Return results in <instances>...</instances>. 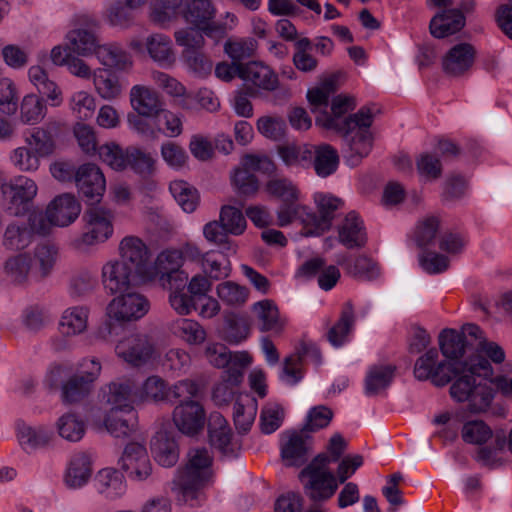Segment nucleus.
<instances>
[{
  "instance_id": "nucleus-1",
  "label": "nucleus",
  "mask_w": 512,
  "mask_h": 512,
  "mask_svg": "<svg viewBox=\"0 0 512 512\" xmlns=\"http://www.w3.org/2000/svg\"><path fill=\"white\" fill-rule=\"evenodd\" d=\"M492 376L493 368L488 360L481 355L466 356L465 360L441 366L436 384L443 385L454 379L450 388L452 397L459 402L468 401L472 410L481 412L490 406L494 398L495 389L490 384Z\"/></svg>"
},
{
  "instance_id": "nucleus-2",
  "label": "nucleus",
  "mask_w": 512,
  "mask_h": 512,
  "mask_svg": "<svg viewBox=\"0 0 512 512\" xmlns=\"http://www.w3.org/2000/svg\"><path fill=\"white\" fill-rule=\"evenodd\" d=\"M328 463L326 455H319L301 472L306 479L305 493L313 502L331 498L338 488L337 478L327 467Z\"/></svg>"
},
{
  "instance_id": "nucleus-3",
  "label": "nucleus",
  "mask_w": 512,
  "mask_h": 512,
  "mask_svg": "<svg viewBox=\"0 0 512 512\" xmlns=\"http://www.w3.org/2000/svg\"><path fill=\"white\" fill-rule=\"evenodd\" d=\"M53 263L54 257L50 250L41 248L35 257L25 253L10 258L5 264V270L14 281L23 282L29 275L37 279L45 277Z\"/></svg>"
},
{
  "instance_id": "nucleus-4",
  "label": "nucleus",
  "mask_w": 512,
  "mask_h": 512,
  "mask_svg": "<svg viewBox=\"0 0 512 512\" xmlns=\"http://www.w3.org/2000/svg\"><path fill=\"white\" fill-rule=\"evenodd\" d=\"M211 467L212 457L206 449L191 450L179 480L183 492L188 494L209 482L212 478Z\"/></svg>"
},
{
  "instance_id": "nucleus-5",
  "label": "nucleus",
  "mask_w": 512,
  "mask_h": 512,
  "mask_svg": "<svg viewBox=\"0 0 512 512\" xmlns=\"http://www.w3.org/2000/svg\"><path fill=\"white\" fill-rule=\"evenodd\" d=\"M27 147H19L15 151L17 163L25 170L38 167V159L53 153L55 141L51 133L41 127L36 128L26 140Z\"/></svg>"
},
{
  "instance_id": "nucleus-6",
  "label": "nucleus",
  "mask_w": 512,
  "mask_h": 512,
  "mask_svg": "<svg viewBox=\"0 0 512 512\" xmlns=\"http://www.w3.org/2000/svg\"><path fill=\"white\" fill-rule=\"evenodd\" d=\"M149 310L147 299L136 292L121 294L109 303L108 317L111 321L126 324L142 318Z\"/></svg>"
},
{
  "instance_id": "nucleus-7",
  "label": "nucleus",
  "mask_w": 512,
  "mask_h": 512,
  "mask_svg": "<svg viewBox=\"0 0 512 512\" xmlns=\"http://www.w3.org/2000/svg\"><path fill=\"white\" fill-rule=\"evenodd\" d=\"M206 410L197 400L180 401L173 409L172 421L177 430L187 436H196L206 424Z\"/></svg>"
},
{
  "instance_id": "nucleus-8",
  "label": "nucleus",
  "mask_w": 512,
  "mask_h": 512,
  "mask_svg": "<svg viewBox=\"0 0 512 512\" xmlns=\"http://www.w3.org/2000/svg\"><path fill=\"white\" fill-rule=\"evenodd\" d=\"M113 212L102 206H93L85 213V231L82 241L92 245L104 242L113 234Z\"/></svg>"
},
{
  "instance_id": "nucleus-9",
  "label": "nucleus",
  "mask_w": 512,
  "mask_h": 512,
  "mask_svg": "<svg viewBox=\"0 0 512 512\" xmlns=\"http://www.w3.org/2000/svg\"><path fill=\"white\" fill-rule=\"evenodd\" d=\"M78 191L88 200L99 202L106 190V179L101 168L95 163H84L74 173Z\"/></svg>"
},
{
  "instance_id": "nucleus-10",
  "label": "nucleus",
  "mask_w": 512,
  "mask_h": 512,
  "mask_svg": "<svg viewBox=\"0 0 512 512\" xmlns=\"http://www.w3.org/2000/svg\"><path fill=\"white\" fill-rule=\"evenodd\" d=\"M211 289L212 283L209 278L205 275L197 274L188 282L187 294L174 291L170 295V303L180 315H189L193 311L194 302L207 296Z\"/></svg>"
},
{
  "instance_id": "nucleus-11",
  "label": "nucleus",
  "mask_w": 512,
  "mask_h": 512,
  "mask_svg": "<svg viewBox=\"0 0 512 512\" xmlns=\"http://www.w3.org/2000/svg\"><path fill=\"white\" fill-rule=\"evenodd\" d=\"M459 333L464 336V341L470 350L468 356L488 357L495 364H500L505 360L503 349L498 344L487 341L478 326L466 324L463 326L462 332Z\"/></svg>"
},
{
  "instance_id": "nucleus-12",
  "label": "nucleus",
  "mask_w": 512,
  "mask_h": 512,
  "mask_svg": "<svg viewBox=\"0 0 512 512\" xmlns=\"http://www.w3.org/2000/svg\"><path fill=\"white\" fill-rule=\"evenodd\" d=\"M1 192L4 199L16 213L25 209L37 195L38 187L31 178L20 176L13 181L1 184Z\"/></svg>"
},
{
  "instance_id": "nucleus-13",
  "label": "nucleus",
  "mask_w": 512,
  "mask_h": 512,
  "mask_svg": "<svg viewBox=\"0 0 512 512\" xmlns=\"http://www.w3.org/2000/svg\"><path fill=\"white\" fill-rule=\"evenodd\" d=\"M238 76L252 87L265 91H274L279 87L277 74L267 65L251 61L237 67Z\"/></svg>"
},
{
  "instance_id": "nucleus-14",
  "label": "nucleus",
  "mask_w": 512,
  "mask_h": 512,
  "mask_svg": "<svg viewBox=\"0 0 512 512\" xmlns=\"http://www.w3.org/2000/svg\"><path fill=\"white\" fill-rule=\"evenodd\" d=\"M101 371V365L96 361L73 375L63 386V396L65 401L69 403L77 402L85 397L89 391L91 384L96 380Z\"/></svg>"
},
{
  "instance_id": "nucleus-15",
  "label": "nucleus",
  "mask_w": 512,
  "mask_h": 512,
  "mask_svg": "<svg viewBox=\"0 0 512 512\" xmlns=\"http://www.w3.org/2000/svg\"><path fill=\"white\" fill-rule=\"evenodd\" d=\"M119 260L144 274L150 263L151 253L147 245L136 236H126L118 245Z\"/></svg>"
},
{
  "instance_id": "nucleus-16",
  "label": "nucleus",
  "mask_w": 512,
  "mask_h": 512,
  "mask_svg": "<svg viewBox=\"0 0 512 512\" xmlns=\"http://www.w3.org/2000/svg\"><path fill=\"white\" fill-rule=\"evenodd\" d=\"M81 206L76 197L66 193L56 196L46 208V216L51 224L66 226L80 214Z\"/></svg>"
},
{
  "instance_id": "nucleus-17",
  "label": "nucleus",
  "mask_w": 512,
  "mask_h": 512,
  "mask_svg": "<svg viewBox=\"0 0 512 512\" xmlns=\"http://www.w3.org/2000/svg\"><path fill=\"white\" fill-rule=\"evenodd\" d=\"M119 354L134 365L148 361L155 353L154 344L148 336L132 334L124 338L118 345Z\"/></svg>"
},
{
  "instance_id": "nucleus-18",
  "label": "nucleus",
  "mask_w": 512,
  "mask_h": 512,
  "mask_svg": "<svg viewBox=\"0 0 512 512\" xmlns=\"http://www.w3.org/2000/svg\"><path fill=\"white\" fill-rule=\"evenodd\" d=\"M475 49L469 43H459L450 48L442 58V68L448 75L459 76L473 65Z\"/></svg>"
},
{
  "instance_id": "nucleus-19",
  "label": "nucleus",
  "mask_w": 512,
  "mask_h": 512,
  "mask_svg": "<svg viewBox=\"0 0 512 512\" xmlns=\"http://www.w3.org/2000/svg\"><path fill=\"white\" fill-rule=\"evenodd\" d=\"M142 274L121 260H116L104 268V284L112 293L127 290Z\"/></svg>"
},
{
  "instance_id": "nucleus-20",
  "label": "nucleus",
  "mask_w": 512,
  "mask_h": 512,
  "mask_svg": "<svg viewBox=\"0 0 512 512\" xmlns=\"http://www.w3.org/2000/svg\"><path fill=\"white\" fill-rule=\"evenodd\" d=\"M122 466L138 479L147 478L152 471L151 463L145 447L138 442L126 445L122 455Z\"/></svg>"
},
{
  "instance_id": "nucleus-21",
  "label": "nucleus",
  "mask_w": 512,
  "mask_h": 512,
  "mask_svg": "<svg viewBox=\"0 0 512 512\" xmlns=\"http://www.w3.org/2000/svg\"><path fill=\"white\" fill-rule=\"evenodd\" d=\"M184 17L199 30L212 31L218 28L214 22L215 8L209 0H187Z\"/></svg>"
},
{
  "instance_id": "nucleus-22",
  "label": "nucleus",
  "mask_w": 512,
  "mask_h": 512,
  "mask_svg": "<svg viewBox=\"0 0 512 512\" xmlns=\"http://www.w3.org/2000/svg\"><path fill=\"white\" fill-rule=\"evenodd\" d=\"M464 26V15L457 9H449L431 19L429 30L433 37L442 39L459 32Z\"/></svg>"
},
{
  "instance_id": "nucleus-23",
  "label": "nucleus",
  "mask_w": 512,
  "mask_h": 512,
  "mask_svg": "<svg viewBox=\"0 0 512 512\" xmlns=\"http://www.w3.org/2000/svg\"><path fill=\"white\" fill-rule=\"evenodd\" d=\"M129 97L133 110L142 117H153L160 111L161 101L158 94L147 86H133Z\"/></svg>"
},
{
  "instance_id": "nucleus-24",
  "label": "nucleus",
  "mask_w": 512,
  "mask_h": 512,
  "mask_svg": "<svg viewBox=\"0 0 512 512\" xmlns=\"http://www.w3.org/2000/svg\"><path fill=\"white\" fill-rule=\"evenodd\" d=\"M105 424L107 429L116 436L129 435L137 427V414L134 407L110 408Z\"/></svg>"
},
{
  "instance_id": "nucleus-25",
  "label": "nucleus",
  "mask_w": 512,
  "mask_h": 512,
  "mask_svg": "<svg viewBox=\"0 0 512 512\" xmlns=\"http://www.w3.org/2000/svg\"><path fill=\"white\" fill-rule=\"evenodd\" d=\"M341 201L332 196H320L317 201V215L308 216L303 221L314 227L316 233H321L331 227L332 220L338 210Z\"/></svg>"
},
{
  "instance_id": "nucleus-26",
  "label": "nucleus",
  "mask_w": 512,
  "mask_h": 512,
  "mask_svg": "<svg viewBox=\"0 0 512 512\" xmlns=\"http://www.w3.org/2000/svg\"><path fill=\"white\" fill-rule=\"evenodd\" d=\"M208 437L212 446L224 453L233 452V433L226 419L218 413L210 416Z\"/></svg>"
},
{
  "instance_id": "nucleus-27",
  "label": "nucleus",
  "mask_w": 512,
  "mask_h": 512,
  "mask_svg": "<svg viewBox=\"0 0 512 512\" xmlns=\"http://www.w3.org/2000/svg\"><path fill=\"white\" fill-rule=\"evenodd\" d=\"M151 450L163 466H172L178 460L177 444L166 432H158L151 440Z\"/></svg>"
},
{
  "instance_id": "nucleus-28",
  "label": "nucleus",
  "mask_w": 512,
  "mask_h": 512,
  "mask_svg": "<svg viewBox=\"0 0 512 512\" xmlns=\"http://www.w3.org/2000/svg\"><path fill=\"white\" fill-rule=\"evenodd\" d=\"M439 345L443 355L450 359L447 362L463 360L462 357L470 353L464 336L453 329H446L440 334Z\"/></svg>"
},
{
  "instance_id": "nucleus-29",
  "label": "nucleus",
  "mask_w": 512,
  "mask_h": 512,
  "mask_svg": "<svg viewBox=\"0 0 512 512\" xmlns=\"http://www.w3.org/2000/svg\"><path fill=\"white\" fill-rule=\"evenodd\" d=\"M93 84L97 94L106 100H112L122 93L119 77L109 69H98L94 73Z\"/></svg>"
},
{
  "instance_id": "nucleus-30",
  "label": "nucleus",
  "mask_w": 512,
  "mask_h": 512,
  "mask_svg": "<svg viewBox=\"0 0 512 512\" xmlns=\"http://www.w3.org/2000/svg\"><path fill=\"white\" fill-rule=\"evenodd\" d=\"M257 412L256 401L248 395H239L234 404V423L239 432L245 433L253 425Z\"/></svg>"
},
{
  "instance_id": "nucleus-31",
  "label": "nucleus",
  "mask_w": 512,
  "mask_h": 512,
  "mask_svg": "<svg viewBox=\"0 0 512 512\" xmlns=\"http://www.w3.org/2000/svg\"><path fill=\"white\" fill-rule=\"evenodd\" d=\"M174 335L190 346H197L206 340V331L200 323L192 319H181L175 323Z\"/></svg>"
},
{
  "instance_id": "nucleus-32",
  "label": "nucleus",
  "mask_w": 512,
  "mask_h": 512,
  "mask_svg": "<svg viewBox=\"0 0 512 512\" xmlns=\"http://www.w3.org/2000/svg\"><path fill=\"white\" fill-rule=\"evenodd\" d=\"M461 437L467 444L483 445L493 438V430L482 420H471L462 426Z\"/></svg>"
},
{
  "instance_id": "nucleus-33",
  "label": "nucleus",
  "mask_w": 512,
  "mask_h": 512,
  "mask_svg": "<svg viewBox=\"0 0 512 512\" xmlns=\"http://www.w3.org/2000/svg\"><path fill=\"white\" fill-rule=\"evenodd\" d=\"M219 223L225 233L233 235H241L247 226L241 210L231 205L221 207Z\"/></svg>"
},
{
  "instance_id": "nucleus-34",
  "label": "nucleus",
  "mask_w": 512,
  "mask_h": 512,
  "mask_svg": "<svg viewBox=\"0 0 512 512\" xmlns=\"http://www.w3.org/2000/svg\"><path fill=\"white\" fill-rule=\"evenodd\" d=\"M157 265L162 272V281L168 283L173 289V273H176L184 265L181 249H173L162 252L157 258Z\"/></svg>"
},
{
  "instance_id": "nucleus-35",
  "label": "nucleus",
  "mask_w": 512,
  "mask_h": 512,
  "mask_svg": "<svg viewBox=\"0 0 512 512\" xmlns=\"http://www.w3.org/2000/svg\"><path fill=\"white\" fill-rule=\"evenodd\" d=\"M253 310L261 321L263 330H281L283 328L279 310L272 301L262 300L257 302L254 304Z\"/></svg>"
},
{
  "instance_id": "nucleus-36",
  "label": "nucleus",
  "mask_w": 512,
  "mask_h": 512,
  "mask_svg": "<svg viewBox=\"0 0 512 512\" xmlns=\"http://www.w3.org/2000/svg\"><path fill=\"white\" fill-rule=\"evenodd\" d=\"M100 160L115 170H123L128 166V152L114 142L101 145L97 152Z\"/></svg>"
},
{
  "instance_id": "nucleus-37",
  "label": "nucleus",
  "mask_w": 512,
  "mask_h": 512,
  "mask_svg": "<svg viewBox=\"0 0 512 512\" xmlns=\"http://www.w3.org/2000/svg\"><path fill=\"white\" fill-rule=\"evenodd\" d=\"M338 161V155L331 146L324 144L316 147L314 166L319 176L330 175L337 168Z\"/></svg>"
},
{
  "instance_id": "nucleus-38",
  "label": "nucleus",
  "mask_w": 512,
  "mask_h": 512,
  "mask_svg": "<svg viewBox=\"0 0 512 512\" xmlns=\"http://www.w3.org/2000/svg\"><path fill=\"white\" fill-rule=\"evenodd\" d=\"M216 292L218 297L230 306L243 305L249 295L245 287L230 281L220 283L216 288Z\"/></svg>"
},
{
  "instance_id": "nucleus-39",
  "label": "nucleus",
  "mask_w": 512,
  "mask_h": 512,
  "mask_svg": "<svg viewBox=\"0 0 512 512\" xmlns=\"http://www.w3.org/2000/svg\"><path fill=\"white\" fill-rule=\"evenodd\" d=\"M170 189L184 211L192 212L195 210L198 195L197 191L193 187L185 181L175 180L171 183Z\"/></svg>"
},
{
  "instance_id": "nucleus-40",
  "label": "nucleus",
  "mask_w": 512,
  "mask_h": 512,
  "mask_svg": "<svg viewBox=\"0 0 512 512\" xmlns=\"http://www.w3.org/2000/svg\"><path fill=\"white\" fill-rule=\"evenodd\" d=\"M69 41L73 51L82 56L94 53L98 46L95 35L85 29H75L71 31Z\"/></svg>"
},
{
  "instance_id": "nucleus-41",
  "label": "nucleus",
  "mask_w": 512,
  "mask_h": 512,
  "mask_svg": "<svg viewBox=\"0 0 512 512\" xmlns=\"http://www.w3.org/2000/svg\"><path fill=\"white\" fill-rule=\"evenodd\" d=\"M265 191L269 196L282 202L299 200L298 189L286 179H271L266 183Z\"/></svg>"
},
{
  "instance_id": "nucleus-42",
  "label": "nucleus",
  "mask_w": 512,
  "mask_h": 512,
  "mask_svg": "<svg viewBox=\"0 0 512 512\" xmlns=\"http://www.w3.org/2000/svg\"><path fill=\"white\" fill-rule=\"evenodd\" d=\"M450 365V362H437V352L435 350L428 351L420 357L415 365V375L419 379L432 378L436 383L438 371L441 366Z\"/></svg>"
},
{
  "instance_id": "nucleus-43",
  "label": "nucleus",
  "mask_w": 512,
  "mask_h": 512,
  "mask_svg": "<svg viewBox=\"0 0 512 512\" xmlns=\"http://www.w3.org/2000/svg\"><path fill=\"white\" fill-rule=\"evenodd\" d=\"M155 126L166 136L175 137L182 132L180 115L169 110H161L155 115Z\"/></svg>"
},
{
  "instance_id": "nucleus-44",
  "label": "nucleus",
  "mask_w": 512,
  "mask_h": 512,
  "mask_svg": "<svg viewBox=\"0 0 512 512\" xmlns=\"http://www.w3.org/2000/svg\"><path fill=\"white\" fill-rule=\"evenodd\" d=\"M355 315L353 307L348 304L342 312L340 320L330 329L328 333L329 341L333 345H340L349 334L354 323Z\"/></svg>"
},
{
  "instance_id": "nucleus-45",
  "label": "nucleus",
  "mask_w": 512,
  "mask_h": 512,
  "mask_svg": "<svg viewBox=\"0 0 512 512\" xmlns=\"http://www.w3.org/2000/svg\"><path fill=\"white\" fill-rule=\"evenodd\" d=\"M307 448L301 436L293 435L282 449V457L287 465H300L305 460Z\"/></svg>"
},
{
  "instance_id": "nucleus-46",
  "label": "nucleus",
  "mask_w": 512,
  "mask_h": 512,
  "mask_svg": "<svg viewBox=\"0 0 512 512\" xmlns=\"http://www.w3.org/2000/svg\"><path fill=\"white\" fill-rule=\"evenodd\" d=\"M109 391L106 395L110 408H126L132 406L131 395L132 386L127 382H113L108 387Z\"/></svg>"
},
{
  "instance_id": "nucleus-47",
  "label": "nucleus",
  "mask_w": 512,
  "mask_h": 512,
  "mask_svg": "<svg viewBox=\"0 0 512 512\" xmlns=\"http://www.w3.org/2000/svg\"><path fill=\"white\" fill-rule=\"evenodd\" d=\"M232 183L238 193L245 196H251L259 190L258 179L248 170L237 167L232 174Z\"/></svg>"
},
{
  "instance_id": "nucleus-48",
  "label": "nucleus",
  "mask_w": 512,
  "mask_h": 512,
  "mask_svg": "<svg viewBox=\"0 0 512 512\" xmlns=\"http://www.w3.org/2000/svg\"><path fill=\"white\" fill-rule=\"evenodd\" d=\"M20 115L22 120L27 123L40 121L45 115L42 99L33 94L25 96L20 105Z\"/></svg>"
},
{
  "instance_id": "nucleus-49",
  "label": "nucleus",
  "mask_w": 512,
  "mask_h": 512,
  "mask_svg": "<svg viewBox=\"0 0 512 512\" xmlns=\"http://www.w3.org/2000/svg\"><path fill=\"white\" fill-rule=\"evenodd\" d=\"M87 325V314L81 308H71L65 311L61 328L66 335H73L85 330Z\"/></svg>"
},
{
  "instance_id": "nucleus-50",
  "label": "nucleus",
  "mask_w": 512,
  "mask_h": 512,
  "mask_svg": "<svg viewBox=\"0 0 512 512\" xmlns=\"http://www.w3.org/2000/svg\"><path fill=\"white\" fill-rule=\"evenodd\" d=\"M183 0H155L150 14L151 20L164 24L175 18Z\"/></svg>"
},
{
  "instance_id": "nucleus-51",
  "label": "nucleus",
  "mask_w": 512,
  "mask_h": 512,
  "mask_svg": "<svg viewBox=\"0 0 512 512\" xmlns=\"http://www.w3.org/2000/svg\"><path fill=\"white\" fill-rule=\"evenodd\" d=\"M74 136L78 142L81 150L92 156L96 154L97 148V137L94 129L85 123H76L73 127Z\"/></svg>"
},
{
  "instance_id": "nucleus-52",
  "label": "nucleus",
  "mask_w": 512,
  "mask_h": 512,
  "mask_svg": "<svg viewBox=\"0 0 512 512\" xmlns=\"http://www.w3.org/2000/svg\"><path fill=\"white\" fill-rule=\"evenodd\" d=\"M334 82V77H331L320 86L308 90L307 99L313 112L327 106L330 94L335 91Z\"/></svg>"
},
{
  "instance_id": "nucleus-53",
  "label": "nucleus",
  "mask_w": 512,
  "mask_h": 512,
  "mask_svg": "<svg viewBox=\"0 0 512 512\" xmlns=\"http://www.w3.org/2000/svg\"><path fill=\"white\" fill-rule=\"evenodd\" d=\"M340 241L347 247L361 246L365 238L361 233L359 222L355 217H347L339 231Z\"/></svg>"
},
{
  "instance_id": "nucleus-54",
  "label": "nucleus",
  "mask_w": 512,
  "mask_h": 512,
  "mask_svg": "<svg viewBox=\"0 0 512 512\" xmlns=\"http://www.w3.org/2000/svg\"><path fill=\"white\" fill-rule=\"evenodd\" d=\"M225 337L229 342L238 343L249 334L247 322L236 314H229L225 319Z\"/></svg>"
},
{
  "instance_id": "nucleus-55",
  "label": "nucleus",
  "mask_w": 512,
  "mask_h": 512,
  "mask_svg": "<svg viewBox=\"0 0 512 512\" xmlns=\"http://www.w3.org/2000/svg\"><path fill=\"white\" fill-rule=\"evenodd\" d=\"M59 434L69 441H78L84 434V423L75 415L68 414L59 420Z\"/></svg>"
},
{
  "instance_id": "nucleus-56",
  "label": "nucleus",
  "mask_w": 512,
  "mask_h": 512,
  "mask_svg": "<svg viewBox=\"0 0 512 512\" xmlns=\"http://www.w3.org/2000/svg\"><path fill=\"white\" fill-rule=\"evenodd\" d=\"M91 475L89 462L84 459H76L71 462L67 475L66 482L71 487H80L87 482Z\"/></svg>"
},
{
  "instance_id": "nucleus-57",
  "label": "nucleus",
  "mask_w": 512,
  "mask_h": 512,
  "mask_svg": "<svg viewBox=\"0 0 512 512\" xmlns=\"http://www.w3.org/2000/svg\"><path fill=\"white\" fill-rule=\"evenodd\" d=\"M17 89L7 78L0 79V112L13 115L16 111Z\"/></svg>"
},
{
  "instance_id": "nucleus-58",
  "label": "nucleus",
  "mask_w": 512,
  "mask_h": 512,
  "mask_svg": "<svg viewBox=\"0 0 512 512\" xmlns=\"http://www.w3.org/2000/svg\"><path fill=\"white\" fill-rule=\"evenodd\" d=\"M296 49L297 51L293 57L295 66L303 72L315 69L317 66V60L309 52L311 49L310 41L306 38L299 40L296 43Z\"/></svg>"
},
{
  "instance_id": "nucleus-59",
  "label": "nucleus",
  "mask_w": 512,
  "mask_h": 512,
  "mask_svg": "<svg viewBox=\"0 0 512 512\" xmlns=\"http://www.w3.org/2000/svg\"><path fill=\"white\" fill-rule=\"evenodd\" d=\"M202 269L208 275L207 277L220 279L229 275L230 265L224 256L206 253Z\"/></svg>"
},
{
  "instance_id": "nucleus-60",
  "label": "nucleus",
  "mask_w": 512,
  "mask_h": 512,
  "mask_svg": "<svg viewBox=\"0 0 512 512\" xmlns=\"http://www.w3.org/2000/svg\"><path fill=\"white\" fill-rule=\"evenodd\" d=\"M333 415V411L326 406L320 405L312 408L308 413L304 430L315 431L327 427Z\"/></svg>"
},
{
  "instance_id": "nucleus-61",
  "label": "nucleus",
  "mask_w": 512,
  "mask_h": 512,
  "mask_svg": "<svg viewBox=\"0 0 512 512\" xmlns=\"http://www.w3.org/2000/svg\"><path fill=\"white\" fill-rule=\"evenodd\" d=\"M141 393L143 399L163 401L168 395V389L160 377L151 376L143 383Z\"/></svg>"
},
{
  "instance_id": "nucleus-62",
  "label": "nucleus",
  "mask_w": 512,
  "mask_h": 512,
  "mask_svg": "<svg viewBox=\"0 0 512 512\" xmlns=\"http://www.w3.org/2000/svg\"><path fill=\"white\" fill-rule=\"evenodd\" d=\"M305 211V206L299 204L298 201L283 202L277 211V225L280 227L287 226L300 218Z\"/></svg>"
},
{
  "instance_id": "nucleus-63",
  "label": "nucleus",
  "mask_w": 512,
  "mask_h": 512,
  "mask_svg": "<svg viewBox=\"0 0 512 512\" xmlns=\"http://www.w3.org/2000/svg\"><path fill=\"white\" fill-rule=\"evenodd\" d=\"M283 161L288 165H295L308 160L311 152L306 145L285 144L278 148Z\"/></svg>"
},
{
  "instance_id": "nucleus-64",
  "label": "nucleus",
  "mask_w": 512,
  "mask_h": 512,
  "mask_svg": "<svg viewBox=\"0 0 512 512\" xmlns=\"http://www.w3.org/2000/svg\"><path fill=\"white\" fill-rule=\"evenodd\" d=\"M257 128L261 134L272 139H278L285 133V123L279 117H260L257 121Z\"/></svg>"
}]
</instances>
